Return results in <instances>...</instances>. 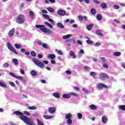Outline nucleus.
Here are the masks:
<instances>
[{"label":"nucleus","instance_id":"1","mask_svg":"<svg viewBox=\"0 0 125 125\" xmlns=\"http://www.w3.org/2000/svg\"><path fill=\"white\" fill-rule=\"evenodd\" d=\"M14 114L15 115H17V116H20V119L23 121L25 124L29 125H35V123H34L33 120H30L28 117L23 115V113L20 111H16L14 112Z\"/></svg>","mask_w":125,"mask_h":125},{"label":"nucleus","instance_id":"2","mask_svg":"<svg viewBox=\"0 0 125 125\" xmlns=\"http://www.w3.org/2000/svg\"><path fill=\"white\" fill-rule=\"evenodd\" d=\"M35 27L36 28H37V29H40V31H42L43 33H45L46 34H52V31H51V30L45 28V26L44 25L36 24Z\"/></svg>","mask_w":125,"mask_h":125},{"label":"nucleus","instance_id":"3","mask_svg":"<svg viewBox=\"0 0 125 125\" xmlns=\"http://www.w3.org/2000/svg\"><path fill=\"white\" fill-rule=\"evenodd\" d=\"M32 61L33 62H34V63H35V64H36V65H37V66H38V67H39V68H42V69L44 68V63H43V62L39 61L38 59L33 58L32 59Z\"/></svg>","mask_w":125,"mask_h":125},{"label":"nucleus","instance_id":"4","mask_svg":"<svg viewBox=\"0 0 125 125\" xmlns=\"http://www.w3.org/2000/svg\"><path fill=\"white\" fill-rule=\"evenodd\" d=\"M16 22L18 24H23L25 22V17H24V15L20 14L17 19Z\"/></svg>","mask_w":125,"mask_h":125},{"label":"nucleus","instance_id":"5","mask_svg":"<svg viewBox=\"0 0 125 125\" xmlns=\"http://www.w3.org/2000/svg\"><path fill=\"white\" fill-rule=\"evenodd\" d=\"M7 47L9 50H10V51H11L13 53H15V54L18 55V52L16 51V50L15 49V48H14L13 46H12V45H11V43H10V42H8L7 43Z\"/></svg>","mask_w":125,"mask_h":125},{"label":"nucleus","instance_id":"6","mask_svg":"<svg viewBox=\"0 0 125 125\" xmlns=\"http://www.w3.org/2000/svg\"><path fill=\"white\" fill-rule=\"evenodd\" d=\"M96 88L98 90H102L103 88H108V86L103 83H99L97 84Z\"/></svg>","mask_w":125,"mask_h":125},{"label":"nucleus","instance_id":"7","mask_svg":"<svg viewBox=\"0 0 125 125\" xmlns=\"http://www.w3.org/2000/svg\"><path fill=\"white\" fill-rule=\"evenodd\" d=\"M79 21H84V22L87 21V17L85 16L80 15L78 17Z\"/></svg>","mask_w":125,"mask_h":125},{"label":"nucleus","instance_id":"8","mask_svg":"<svg viewBox=\"0 0 125 125\" xmlns=\"http://www.w3.org/2000/svg\"><path fill=\"white\" fill-rule=\"evenodd\" d=\"M58 15L60 16H65L66 15V11L64 10L59 9L57 12Z\"/></svg>","mask_w":125,"mask_h":125},{"label":"nucleus","instance_id":"9","mask_svg":"<svg viewBox=\"0 0 125 125\" xmlns=\"http://www.w3.org/2000/svg\"><path fill=\"white\" fill-rule=\"evenodd\" d=\"M100 77L101 80H105V79H108V78H109V77L108 76V75L104 73H101L100 74Z\"/></svg>","mask_w":125,"mask_h":125},{"label":"nucleus","instance_id":"10","mask_svg":"<svg viewBox=\"0 0 125 125\" xmlns=\"http://www.w3.org/2000/svg\"><path fill=\"white\" fill-rule=\"evenodd\" d=\"M56 111V108L54 107H51L49 108L48 111L49 113H51V114H53V113H55Z\"/></svg>","mask_w":125,"mask_h":125},{"label":"nucleus","instance_id":"11","mask_svg":"<svg viewBox=\"0 0 125 125\" xmlns=\"http://www.w3.org/2000/svg\"><path fill=\"white\" fill-rule=\"evenodd\" d=\"M14 33H15V29L13 28L12 30L9 31L8 33V36L10 37H13Z\"/></svg>","mask_w":125,"mask_h":125},{"label":"nucleus","instance_id":"12","mask_svg":"<svg viewBox=\"0 0 125 125\" xmlns=\"http://www.w3.org/2000/svg\"><path fill=\"white\" fill-rule=\"evenodd\" d=\"M100 6L102 9H107V8H108V6H107V3H101Z\"/></svg>","mask_w":125,"mask_h":125},{"label":"nucleus","instance_id":"13","mask_svg":"<svg viewBox=\"0 0 125 125\" xmlns=\"http://www.w3.org/2000/svg\"><path fill=\"white\" fill-rule=\"evenodd\" d=\"M102 121L103 124H106L108 122V118L106 116H103L102 118Z\"/></svg>","mask_w":125,"mask_h":125},{"label":"nucleus","instance_id":"14","mask_svg":"<svg viewBox=\"0 0 125 125\" xmlns=\"http://www.w3.org/2000/svg\"><path fill=\"white\" fill-rule=\"evenodd\" d=\"M69 55H70V56L72 57V58H73L74 59L77 58V55H76V54H75V53L73 51H70Z\"/></svg>","mask_w":125,"mask_h":125},{"label":"nucleus","instance_id":"15","mask_svg":"<svg viewBox=\"0 0 125 125\" xmlns=\"http://www.w3.org/2000/svg\"><path fill=\"white\" fill-rule=\"evenodd\" d=\"M62 97L65 99H69V98H71V95L70 94H64L62 95Z\"/></svg>","mask_w":125,"mask_h":125},{"label":"nucleus","instance_id":"16","mask_svg":"<svg viewBox=\"0 0 125 125\" xmlns=\"http://www.w3.org/2000/svg\"><path fill=\"white\" fill-rule=\"evenodd\" d=\"M66 123L67 125H73V121L72 120V119H66Z\"/></svg>","mask_w":125,"mask_h":125},{"label":"nucleus","instance_id":"17","mask_svg":"<svg viewBox=\"0 0 125 125\" xmlns=\"http://www.w3.org/2000/svg\"><path fill=\"white\" fill-rule=\"evenodd\" d=\"M57 26H58V28L60 29H64L65 28V26L61 22H58L57 24Z\"/></svg>","mask_w":125,"mask_h":125},{"label":"nucleus","instance_id":"18","mask_svg":"<svg viewBox=\"0 0 125 125\" xmlns=\"http://www.w3.org/2000/svg\"><path fill=\"white\" fill-rule=\"evenodd\" d=\"M72 37V35L71 34H68L67 35H64L62 37V40H68V39H69V38H71Z\"/></svg>","mask_w":125,"mask_h":125},{"label":"nucleus","instance_id":"19","mask_svg":"<svg viewBox=\"0 0 125 125\" xmlns=\"http://www.w3.org/2000/svg\"><path fill=\"white\" fill-rule=\"evenodd\" d=\"M53 96L56 98H60V93H58V92L53 93Z\"/></svg>","mask_w":125,"mask_h":125},{"label":"nucleus","instance_id":"20","mask_svg":"<svg viewBox=\"0 0 125 125\" xmlns=\"http://www.w3.org/2000/svg\"><path fill=\"white\" fill-rule=\"evenodd\" d=\"M72 117H73V115L70 113H68L65 115V119L66 120L71 119Z\"/></svg>","mask_w":125,"mask_h":125},{"label":"nucleus","instance_id":"21","mask_svg":"<svg viewBox=\"0 0 125 125\" xmlns=\"http://www.w3.org/2000/svg\"><path fill=\"white\" fill-rule=\"evenodd\" d=\"M29 16L32 19H34L35 18V14L33 11H29Z\"/></svg>","mask_w":125,"mask_h":125},{"label":"nucleus","instance_id":"22","mask_svg":"<svg viewBox=\"0 0 125 125\" xmlns=\"http://www.w3.org/2000/svg\"><path fill=\"white\" fill-rule=\"evenodd\" d=\"M96 33L97 35H98V36H100V37H103V34L101 33V30H100V29H97Z\"/></svg>","mask_w":125,"mask_h":125},{"label":"nucleus","instance_id":"23","mask_svg":"<svg viewBox=\"0 0 125 125\" xmlns=\"http://www.w3.org/2000/svg\"><path fill=\"white\" fill-rule=\"evenodd\" d=\"M43 118H44V119H46V120H50V119L53 118V116L43 115Z\"/></svg>","mask_w":125,"mask_h":125},{"label":"nucleus","instance_id":"24","mask_svg":"<svg viewBox=\"0 0 125 125\" xmlns=\"http://www.w3.org/2000/svg\"><path fill=\"white\" fill-rule=\"evenodd\" d=\"M0 86L2 87H6V84L4 81H2V82H0Z\"/></svg>","mask_w":125,"mask_h":125},{"label":"nucleus","instance_id":"25","mask_svg":"<svg viewBox=\"0 0 125 125\" xmlns=\"http://www.w3.org/2000/svg\"><path fill=\"white\" fill-rule=\"evenodd\" d=\"M93 27V24H91L89 25H87V30L88 31H91V29H92V27Z\"/></svg>","mask_w":125,"mask_h":125},{"label":"nucleus","instance_id":"26","mask_svg":"<svg viewBox=\"0 0 125 125\" xmlns=\"http://www.w3.org/2000/svg\"><path fill=\"white\" fill-rule=\"evenodd\" d=\"M44 24H45V25H46V26L49 27V28H50V29H52V28H53V26H52V25H51V24H50L48 22L46 21L44 22Z\"/></svg>","mask_w":125,"mask_h":125},{"label":"nucleus","instance_id":"27","mask_svg":"<svg viewBox=\"0 0 125 125\" xmlns=\"http://www.w3.org/2000/svg\"><path fill=\"white\" fill-rule=\"evenodd\" d=\"M90 12L92 15H95L96 14V9L92 8L90 10Z\"/></svg>","mask_w":125,"mask_h":125},{"label":"nucleus","instance_id":"28","mask_svg":"<svg viewBox=\"0 0 125 125\" xmlns=\"http://www.w3.org/2000/svg\"><path fill=\"white\" fill-rule=\"evenodd\" d=\"M47 10L51 13H53V12H54V9L50 7L47 8Z\"/></svg>","mask_w":125,"mask_h":125},{"label":"nucleus","instance_id":"29","mask_svg":"<svg viewBox=\"0 0 125 125\" xmlns=\"http://www.w3.org/2000/svg\"><path fill=\"white\" fill-rule=\"evenodd\" d=\"M97 19L99 21L102 20V15L99 14L97 15Z\"/></svg>","mask_w":125,"mask_h":125},{"label":"nucleus","instance_id":"30","mask_svg":"<svg viewBox=\"0 0 125 125\" xmlns=\"http://www.w3.org/2000/svg\"><path fill=\"white\" fill-rule=\"evenodd\" d=\"M90 108L91 110H97V106H95L94 104H91L90 106Z\"/></svg>","mask_w":125,"mask_h":125},{"label":"nucleus","instance_id":"31","mask_svg":"<svg viewBox=\"0 0 125 125\" xmlns=\"http://www.w3.org/2000/svg\"><path fill=\"white\" fill-rule=\"evenodd\" d=\"M49 58H50V59L53 60L55 57H56V56H55V54H49L48 56Z\"/></svg>","mask_w":125,"mask_h":125},{"label":"nucleus","instance_id":"32","mask_svg":"<svg viewBox=\"0 0 125 125\" xmlns=\"http://www.w3.org/2000/svg\"><path fill=\"white\" fill-rule=\"evenodd\" d=\"M119 109L120 110H122L123 111H125V105H119Z\"/></svg>","mask_w":125,"mask_h":125},{"label":"nucleus","instance_id":"33","mask_svg":"<svg viewBox=\"0 0 125 125\" xmlns=\"http://www.w3.org/2000/svg\"><path fill=\"white\" fill-rule=\"evenodd\" d=\"M42 46L43 48H45V49H48V48H49V46H48V45L46 43H43Z\"/></svg>","mask_w":125,"mask_h":125},{"label":"nucleus","instance_id":"34","mask_svg":"<svg viewBox=\"0 0 125 125\" xmlns=\"http://www.w3.org/2000/svg\"><path fill=\"white\" fill-rule=\"evenodd\" d=\"M36 121L37 122L38 125H43V123H42V121L40 120V119H37Z\"/></svg>","mask_w":125,"mask_h":125},{"label":"nucleus","instance_id":"35","mask_svg":"<svg viewBox=\"0 0 125 125\" xmlns=\"http://www.w3.org/2000/svg\"><path fill=\"white\" fill-rule=\"evenodd\" d=\"M96 75H97V73L95 72H91L90 73V76H91V77H93V78H95V76H96Z\"/></svg>","mask_w":125,"mask_h":125},{"label":"nucleus","instance_id":"36","mask_svg":"<svg viewBox=\"0 0 125 125\" xmlns=\"http://www.w3.org/2000/svg\"><path fill=\"white\" fill-rule=\"evenodd\" d=\"M13 62L14 64L16 65V66H17V65H18V60H17V59H13Z\"/></svg>","mask_w":125,"mask_h":125},{"label":"nucleus","instance_id":"37","mask_svg":"<svg viewBox=\"0 0 125 125\" xmlns=\"http://www.w3.org/2000/svg\"><path fill=\"white\" fill-rule=\"evenodd\" d=\"M15 46L16 48H17L18 49H20V48H21V47H22V45H21V44H19L18 43L15 44Z\"/></svg>","mask_w":125,"mask_h":125},{"label":"nucleus","instance_id":"38","mask_svg":"<svg viewBox=\"0 0 125 125\" xmlns=\"http://www.w3.org/2000/svg\"><path fill=\"white\" fill-rule=\"evenodd\" d=\"M31 75H32V76H37V73L35 70H32L31 72Z\"/></svg>","mask_w":125,"mask_h":125},{"label":"nucleus","instance_id":"39","mask_svg":"<svg viewBox=\"0 0 125 125\" xmlns=\"http://www.w3.org/2000/svg\"><path fill=\"white\" fill-rule=\"evenodd\" d=\"M30 54H31V55L33 57H36V56H37V53H36V52L34 51H31Z\"/></svg>","mask_w":125,"mask_h":125},{"label":"nucleus","instance_id":"40","mask_svg":"<svg viewBox=\"0 0 125 125\" xmlns=\"http://www.w3.org/2000/svg\"><path fill=\"white\" fill-rule=\"evenodd\" d=\"M3 68H8L9 67V63L5 62L3 64Z\"/></svg>","mask_w":125,"mask_h":125},{"label":"nucleus","instance_id":"41","mask_svg":"<svg viewBox=\"0 0 125 125\" xmlns=\"http://www.w3.org/2000/svg\"><path fill=\"white\" fill-rule=\"evenodd\" d=\"M114 56H121V52H114L113 54Z\"/></svg>","mask_w":125,"mask_h":125},{"label":"nucleus","instance_id":"42","mask_svg":"<svg viewBox=\"0 0 125 125\" xmlns=\"http://www.w3.org/2000/svg\"><path fill=\"white\" fill-rule=\"evenodd\" d=\"M29 110H37V107L35 106L28 107Z\"/></svg>","mask_w":125,"mask_h":125},{"label":"nucleus","instance_id":"43","mask_svg":"<svg viewBox=\"0 0 125 125\" xmlns=\"http://www.w3.org/2000/svg\"><path fill=\"white\" fill-rule=\"evenodd\" d=\"M77 117L79 120H81L83 118V114L82 113H77Z\"/></svg>","mask_w":125,"mask_h":125},{"label":"nucleus","instance_id":"44","mask_svg":"<svg viewBox=\"0 0 125 125\" xmlns=\"http://www.w3.org/2000/svg\"><path fill=\"white\" fill-rule=\"evenodd\" d=\"M56 51L59 54V55H63V52L62 51L56 49Z\"/></svg>","mask_w":125,"mask_h":125},{"label":"nucleus","instance_id":"45","mask_svg":"<svg viewBox=\"0 0 125 125\" xmlns=\"http://www.w3.org/2000/svg\"><path fill=\"white\" fill-rule=\"evenodd\" d=\"M33 116H34V117H38V118H40L41 117V115L40 114V113H34L33 114Z\"/></svg>","mask_w":125,"mask_h":125},{"label":"nucleus","instance_id":"46","mask_svg":"<svg viewBox=\"0 0 125 125\" xmlns=\"http://www.w3.org/2000/svg\"><path fill=\"white\" fill-rule=\"evenodd\" d=\"M16 79H18L20 81H23V80H24V78L22 76H17V77H16Z\"/></svg>","mask_w":125,"mask_h":125},{"label":"nucleus","instance_id":"47","mask_svg":"<svg viewBox=\"0 0 125 125\" xmlns=\"http://www.w3.org/2000/svg\"><path fill=\"white\" fill-rule=\"evenodd\" d=\"M43 17L44 18H45V19H48L49 18V16L45 14H43Z\"/></svg>","mask_w":125,"mask_h":125},{"label":"nucleus","instance_id":"48","mask_svg":"<svg viewBox=\"0 0 125 125\" xmlns=\"http://www.w3.org/2000/svg\"><path fill=\"white\" fill-rule=\"evenodd\" d=\"M23 113L24 115H26V116H30V115H31L30 112L26 111H23Z\"/></svg>","mask_w":125,"mask_h":125},{"label":"nucleus","instance_id":"49","mask_svg":"<svg viewBox=\"0 0 125 125\" xmlns=\"http://www.w3.org/2000/svg\"><path fill=\"white\" fill-rule=\"evenodd\" d=\"M86 42H87V43H88V44H92V43H93V42L90 40H86Z\"/></svg>","mask_w":125,"mask_h":125},{"label":"nucleus","instance_id":"50","mask_svg":"<svg viewBox=\"0 0 125 125\" xmlns=\"http://www.w3.org/2000/svg\"><path fill=\"white\" fill-rule=\"evenodd\" d=\"M84 70H85V71H87V72H89V70H90V68H89V67L88 66H84Z\"/></svg>","mask_w":125,"mask_h":125},{"label":"nucleus","instance_id":"51","mask_svg":"<svg viewBox=\"0 0 125 125\" xmlns=\"http://www.w3.org/2000/svg\"><path fill=\"white\" fill-rule=\"evenodd\" d=\"M20 73L21 74V75H25V70H24L23 69H21Z\"/></svg>","mask_w":125,"mask_h":125},{"label":"nucleus","instance_id":"52","mask_svg":"<svg viewBox=\"0 0 125 125\" xmlns=\"http://www.w3.org/2000/svg\"><path fill=\"white\" fill-rule=\"evenodd\" d=\"M92 1H93L94 3H96L97 4H100V2H99V1H98L97 0H92Z\"/></svg>","mask_w":125,"mask_h":125},{"label":"nucleus","instance_id":"53","mask_svg":"<svg viewBox=\"0 0 125 125\" xmlns=\"http://www.w3.org/2000/svg\"><path fill=\"white\" fill-rule=\"evenodd\" d=\"M9 75H10V76H11L12 77L16 78L17 76L15 75L14 73H13V72H10Z\"/></svg>","mask_w":125,"mask_h":125},{"label":"nucleus","instance_id":"54","mask_svg":"<svg viewBox=\"0 0 125 125\" xmlns=\"http://www.w3.org/2000/svg\"><path fill=\"white\" fill-rule=\"evenodd\" d=\"M103 66L104 68H106V69L109 68V66L106 63H104Z\"/></svg>","mask_w":125,"mask_h":125},{"label":"nucleus","instance_id":"55","mask_svg":"<svg viewBox=\"0 0 125 125\" xmlns=\"http://www.w3.org/2000/svg\"><path fill=\"white\" fill-rule=\"evenodd\" d=\"M113 8L114 9H119L120 8V6H119L118 5H114L113 6Z\"/></svg>","mask_w":125,"mask_h":125},{"label":"nucleus","instance_id":"56","mask_svg":"<svg viewBox=\"0 0 125 125\" xmlns=\"http://www.w3.org/2000/svg\"><path fill=\"white\" fill-rule=\"evenodd\" d=\"M49 20V21L50 22H51V24H52L53 25V24H54V21H53V20L51 19H48Z\"/></svg>","mask_w":125,"mask_h":125},{"label":"nucleus","instance_id":"57","mask_svg":"<svg viewBox=\"0 0 125 125\" xmlns=\"http://www.w3.org/2000/svg\"><path fill=\"white\" fill-rule=\"evenodd\" d=\"M65 73L67 74V75H71V74H72V71L70 70H66L65 71Z\"/></svg>","mask_w":125,"mask_h":125},{"label":"nucleus","instance_id":"58","mask_svg":"<svg viewBox=\"0 0 125 125\" xmlns=\"http://www.w3.org/2000/svg\"><path fill=\"white\" fill-rule=\"evenodd\" d=\"M37 44H38L39 45H42V42H41V41H38L37 42Z\"/></svg>","mask_w":125,"mask_h":125},{"label":"nucleus","instance_id":"59","mask_svg":"<svg viewBox=\"0 0 125 125\" xmlns=\"http://www.w3.org/2000/svg\"><path fill=\"white\" fill-rule=\"evenodd\" d=\"M70 96L71 95H73L74 96H78V94L75 93H70Z\"/></svg>","mask_w":125,"mask_h":125},{"label":"nucleus","instance_id":"60","mask_svg":"<svg viewBox=\"0 0 125 125\" xmlns=\"http://www.w3.org/2000/svg\"><path fill=\"white\" fill-rule=\"evenodd\" d=\"M38 57H39V58H42V57H43V55L42 54H39L38 55Z\"/></svg>","mask_w":125,"mask_h":125},{"label":"nucleus","instance_id":"61","mask_svg":"<svg viewBox=\"0 0 125 125\" xmlns=\"http://www.w3.org/2000/svg\"><path fill=\"white\" fill-rule=\"evenodd\" d=\"M79 53L82 54H84V51H83V49H81L79 51Z\"/></svg>","mask_w":125,"mask_h":125},{"label":"nucleus","instance_id":"62","mask_svg":"<svg viewBox=\"0 0 125 125\" xmlns=\"http://www.w3.org/2000/svg\"><path fill=\"white\" fill-rule=\"evenodd\" d=\"M83 91H84L85 93H88V90H87V89H86L85 88H83Z\"/></svg>","mask_w":125,"mask_h":125},{"label":"nucleus","instance_id":"63","mask_svg":"<svg viewBox=\"0 0 125 125\" xmlns=\"http://www.w3.org/2000/svg\"><path fill=\"white\" fill-rule=\"evenodd\" d=\"M9 84L11 85V86H14L15 85V84L14 83L12 82H10Z\"/></svg>","mask_w":125,"mask_h":125},{"label":"nucleus","instance_id":"64","mask_svg":"<svg viewBox=\"0 0 125 125\" xmlns=\"http://www.w3.org/2000/svg\"><path fill=\"white\" fill-rule=\"evenodd\" d=\"M24 54H25V55H27V56L30 55V52L29 51H26L24 52Z\"/></svg>","mask_w":125,"mask_h":125}]
</instances>
